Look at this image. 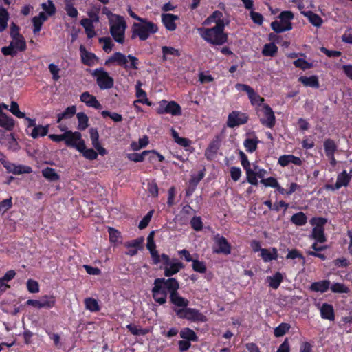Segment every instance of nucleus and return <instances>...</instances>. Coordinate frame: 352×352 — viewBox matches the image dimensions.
Masks as SVG:
<instances>
[{"mask_svg": "<svg viewBox=\"0 0 352 352\" xmlns=\"http://www.w3.org/2000/svg\"><path fill=\"white\" fill-rule=\"evenodd\" d=\"M168 282L170 300L176 307L175 309L186 308L189 305V301L187 298L181 296L177 292L179 288L178 281L174 278H170Z\"/></svg>", "mask_w": 352, "mask_h": 352, "instance_id": "39448f33", "label": "nucleus"}, {"mask_svg": "<svg viewBox=\"0 0 352 352\" xmlns=\"http://www.w3.org/2000/svg\"><path fill=\"white\" fill-rule=\"evenodd\" d=\"M290 326L287 323H281L274 329V333L276 337H280L285 335L289 329Z\"/></svg>", "mask_w": 352, "mask_h": 352, "instance_id": "052dcab7", "label": "nucleus"}, {"mask_svg": "<svg viewBox=\"0 0 352 352\" xmlns=\"http://www.w3.org/2000/svg\"><path fill=\"white\" fill-rule=\"evenodd\" d=\"M168 280H170V278L168 279L158 278L154 280L152 294L155 302L160 305L166 302L167 291L169 292Z\"/></svg>", "mask_w": 352, "mask_h": 352, "instance_id": "20e7f679", "label": "nucleus"}, {"mask_svg": "<svg viewBox=\"0 0 352 352\" xmlns=\"http://www.w3.org/2000/svg\"><path fill=\"white\" fill-rule=\"evenodd\" d=\"M72 0H65V10L67 15L72 18H76L78 14V12L76 8L71 3Z\"/></svg>", "mask_w": 352, "mask_h": 352, "instance_id": "6e6d98bb", "label": "nucleus"}, {"mask_svg": "<svg viewBox=\"0 0 352 352\" xmlns=\"http://www.w3.org/2000/svg\"><path fill=\"white\" fill-rule=\"evenodd\" d=\"M10 111L19 118H25V113L19 110V107L17 102L12 101L10 104Z\"/></svg>", "mask_w": 352, "mask_h": 352, "instance_id": "0e129e2a", "label": "nucleus"}, {"mask_svg": "<svg viewBox=\"0 0 352 352\" xmlns=\"http://www.w3.org/2000/svg\"><path fill=\"white\" fill-rule=\"evenodd\" d=\"M158 114L170 113L173 116L182 115V108L179 104L175 101L168 102L162 100L159 102V107L157 109Z\"/></svg>", "mask_w": 352, "mask_h": 352, "instance_id": "9b49d317", "label": "nucleus"}, {"mask_svg": "<svg viewBox=\"0 0 352 352\" xmlns=\"http://www.w3.org/2000/svg\"><path fill=\"white\" fill-rule=\"evenodd\" d=\"M241 165L245 170L246 175H249L251 173V165L248 160L247 156L243 151L239 153Z\"/></svg>", "mask_w": 352, "mask_h": 352, "instance_id": "e2e57ef3", "label": "nucleus"}, {"mask_svg": "<svg viewBox=\"0 0 352 352\" xmlns=\"http://www.w3.org/2000/svg\"><path fill=\"white\" fill-rule=\"evenodd\" d=\"M99 42L102 45V49L106 52H111L114 45L110 37H101L99 38Z\"/></svg>", "mask_w": 352, "mask_h": 352, "instance_id": "bf43d9fd", "label": "nucleus"}, {"mask_svg": "<svg viewBox=\"0 0 352 352\" xmlns=\"http://www.w3.org/2000/svg\"><path fill=\"white\" fill-rule=\"evenodd\" d=\"M109 32L113 40L123 44L125 41L126 23L124 19L117 14H111L109 17Z\"/></svg>", "mask_w": 352, "mask_h": 352, "instance_id": "f03ea898", "label": "nucleus"}, {"mask_svg": "<svg viewBox=\"0 0 352 352\" xmlns=\"http://www.w3.org/2000/svg\"><path fill=\"white\" fill-rule=\"evenodd\" d=\"M294 18L291 11H283L279 15V20L271 23L272 29L276 32H283L292 28L290 21Z\"/></svg>", "mask_w": 352, "mask_h": 352, "instance_id": "423d86ee", "label": "nucleus"}, {"mask_svg": "<svg viewBox=\"0 0 352 352\" xmlns=\"http://www.w3.org/2000/svg\"><path fill=\"white\" fill-rule=\"evenodd\" d=\"M253 168H251V173L249 175H246L248 182L252 185H257L258 179L257 178L264 179L267 174V171L263 169L259 168L257 165L253 164Z\"/></svg>", "mask_w": 352, "mask_h": 352, "instance_id": "f3484780", "label": "nucleus"}, {"mask_svg": "<svg viewBox=\"0 0 352 352\" xmlns=\"http://www.w3.org/2000/svg\"><path fill=\"white\" fill-rule=\"evenodd\" d=\"M256 113L260 118L261 122L268 128H272L275 124V116L272 108L266 104L257 107Z\"/></svg>", "mask_w": 352, "mask_h": 352, "instance_id": "1a4fd4ad", "label": "nucleus"}, {"mask_svg": "<svg viewBox=\"0 0 352 352\" xmlns=\"http://www.w3.org/2000/svg\"><path fill=\"white\" fill-rule=\"evenodd\" d=\"M294 65L296 67H299L302 69H307L313 67L312 63L306 61L302 58H298L294 62Z\"/></svg>", "mask_w": 352, "mask_h": 352, "instance_id": "69168bd1", "label": "nucleus"}, {"mask_svg": "<svg viewBox=\"0 0 352 352\" xmlns=\"http://www.w3.org/2000/svg\"><path fill=\"white\" fill-rule=\"evenodd\" d=\"M179 17L173 14H162V21L166 28L169 31H174L176 28L175 21L178 20Z\"/></svg>", "mask_w": 352, "mask_h": 352, "instance_id": "5701e85b", "label": "nucleus"}, {"mask_svg": "<svg viewBox=\"0 0 352 352\" xmlns=\"http://www.w3.org/2000/svg\"><path fill=\"white\" fill-rule=\"evenodd\" d=\"M330 287V281L328 280H323L318 282H314L310 285V290L316 292L324 293L327 292Z\"/></svg>", "mask_w": 352, "mask_h": 352, "instance_id": "7c9ffc66", "label": "nucleus"}, {"mask_svg": "<svg viewBox=\"0 0 352 352\" xmlns=\"http://www.w3.org/2000/svg\"><path fill=\"white\" fill-rule=\"evenodd\" d=\"M214 252L225 254H229L230 253V245L226 238L223 236H217L215 238V248H214Z\"/></svg>", "mask_w": 352, "mask_h": 352, "instance_id": "412c9836", "label": "nucleus"}, {"mask_svg": "<svg viewBox=\"0 0 352 352\" xmlns=\"http://www.w3.org/2000/svg\"><path fill=\"white\" fill-rule=\"evenodd\" d=\"M26 49V42L23 36L13 37L8 46L3 47L1 52L5 56H15L19 51Z\"/></svg>", "mask_w": 352, "mask_h": 352, "instance_id": "9d476101", "label": "nucleus"}, {"mask_svg": "<svg viewBox=\"0 0 352 352\" xmlns=\"http://www.w3.org/2000/svg\"><path fill=\"white\" fill-rule=\"evenodd\" d=\"M351 179V175H349L346 170H343L341 173L338 175L337 181L335 184V187L328 186V188L332 190H338L342 186H346Z\"/></svg>", "mask_w": 352, "mask_h": 352, "instance_id": "a878e982", "label": "nucleus"}, {"mask_svg": "<svg viewBox=\"0 0 352 352\" xmlns=\"http://www.w3.org/2000/svg\"><path fill=\"white\" fill-rule=\"evenodd\" d=\"M3 165L9 173H12L15 175L30 173L32 172V168L27 166L16 165L10 162L4 163Z\"/></svg>", "mask_w": 352, "mask_h": 352, "instance_id": "4be33fe9", "label": "nucleus"}, {"mask_svg": "<svg viewBox=\"0 0 352 352\" xmlns=\"http://www.w3.org/2000/svg\"><path fill=\"white\" fill-rule=\"evenodd\" d=\"M56 300L54 296H43L38 300L30 299L25 302L27 305L32 306L36 309H50L55 305Z\"/></svg>", "mask_w": 352, "mask_h": 352, "instance_id": "4468645a", "label": "nucleus"}, {"mask_svg": "<svg viewBox=\"0 0 352 352\" xmlns=\"http://www.w3.org/2000/svg\"><path fill=\"white\" fill-rule=\"evenodd\" d=\"M180 336L185 340L189 342H196L198 340V337L195 332L190 328H184L180 331Z\"/></svg>", "mask_w": 352, "mask_h": 352, "instance_id": "ea45409f", "label": "nucleus"}, {"mask_svg": "<svg viewBox=\"0 0 352 352\" xmlns=\"http://www.w3.org/2000/svg\"><path fill=\"white\" fill-rule=\"evenodd\" d=\"M291 221L298 226H301L306 224L307 218L305 213L300 212L294 214L291 217Z\"/></svg>", "mask_w": 352, "mask_h": 352, "instance_id": "c03bdc74", "label": "nucleus"}, {"mask_svg": "<svg viewBox=\"0 0 352 352\" xmlns=\"http://www.w3.org/2000/svg\"><path fill=\"white\" fill-rule=\"evenodd\" d=\"M278 164L282 166H288L289 164L300 166L302 160L300 157L293 155H284L278 158Z\"/></svg>", "mask_w": 352, "mask_h": 352, "instance_id": "393cba45", "label": "nucleus"}, {"mask_svg": "<svg viewBox=\"0 0 352 352\" xmlns=\"http://www.w3.org/2000/svg\"><path fill=\"white\" fill-rule=\"evenodd\" d=\"M93 21L89 19H83L80 21V25L85 28L88 38H93L96 36Z\"/></svg>", "mask_w": 352, "mask_h": 352, "instance_id": "f704fd0d", "label": "nucleus"}, {"mask_svg": "<svg viewBox=\"0 0 352 352\" xmlns=\"http://www.w3.org/2000/svg\"><path fill=\"white\" fill-rule=\"evenodd\" d=\"M9 14L6 9L0 7V32L4 31L8 26Z\"/></svg>", "mask_w": 352, "mask_h": 352, "instance_id": "37998d69", "label": "nucleus"}, {"mask_svg": "<svg viewBox=\"0 0 352 352\" xmlns=\"http://www.w3.org/2000/svg\"><path fill=\"white\" fill-rule=\"evenodd\" d=\"M331 289L335 293H347L349 289L342 283H336L331 286Z\"/></svg>", "mask_w": 352, "mask_h": 352, "instance_id": "338daca9", "label": "nucleus"}, {"mask_svg": "<svg viewBox=\"0 0 352 352\" xmlns=\"http://www.w3.org/2000/svg\"><path fill=\"white\" fill-rule=\"evenodd\" d=\"M47 20V16L44 12H40L38 15L32 18V23L34 26L33 32L34 34L41 31L43 23Z\"/></svg>", "mask_w": 352, "mask_h": 352, "instance_id": "c756f323", "label": "nucleus"}, {"mask_svg": "<svg viewBox=\"0 0 352 352\" xmlns=\"http://www.w3.org/2000/svg\"><path fill=\"white\" fill-rule=\"evenodd\" d=\"M171 134L177 144L184 148L190 146V141L187 138L179 137L178 133L174 129H171Z\"/></svg>", "mask_w": 352, "mask_h": 352, "instance_id": "79ce46f5", "label": "nucleus"}, {"mask_svg": "<svg viewBox=\"0 0 352 352\" xmlns=\"http://www.w3.org/2000/svg\"><path fill=\"white\" fill-rule=\"evenodd\" d=\"M85 307L91 311H96L100 309L98 301L92 298H87L85 300Z\"/></svg>", "mask_w": 352, "mask_h": 352, "instance_id": "13d9d810", "label": "nucleus"}, {"mask_svg": "<svg viewBox=\"0 0 352 352\" xmlns=\"http://www.w3.org/2000/svg\"><path fill=\"white\" fill-rule=\"evenodd\" d=\"M277 50V46L273 43H270L264 45L262 54L265 56H274L276 54Z\"/></svg>", "mask_w": 352, "mask_h": 352, "instance_id": "49530a36", "label": "nucleus"}, {"mask_svg": "<svg viewBox=\"0 0 352 352\" xmlns=\"http://www.w3.org/2000/svg\"><path fill=\"white\" fill-rule=\"evenodd\" d=\"M258 140L257 138H248L244 141V146L248 152L252 153L256 148Z\"/></svg>", "mask_w": 352, "mask_h": 352, "instance_id": "3c124183", "label": "nucleus"}, {"mask_svg": "<svg viewBox=\"0 0 352 352\" xmlns=\"http://www.w3.org/2000/svg\"><path fill=\"white\" fill-rule=\"evenodd\" d=\"M79 50L82 63L89 66L94 65L97 61L95 54L89 52L83 45H80Z\"/></svg>", "mask_w": 352, "mask_h": 352, "instance_id": "b1692460", "label": "nucleus"}, {"mask_svg": "<svg viewBox=\"0 0 352 352\" xmlns=\"http://www.w3.org/2000/svg\"><path fill=\"white\" fill-rule=\"evenodd\" d=\"M261 256L265 262L276 260L278 257L277 250L276 248H272V250L261 249Z\"/></svg>", "mask_w": 352, "mask_h": 352, "instance_id": "72a5a7b5", "label": "nucleus"}, {"mask_svg": "<svg viewBox=\"0 0 352 352\" xmlns=\"http://www.w3.org/2000/svg\"><path fill=\"white\" fill-rule=\"evenodd\" d=\"M80 100L89 107H92L96 109H101L102 108L96 98L90 94L88 91L83 92L80 96Z\"/></svg>", "mask_w": 352, "mask_h": 352, "instance_id": "aec40b11", "label": "nucleus"}, {"mask_svg": "<svg viewBox=\"0 0 352 352\" xmlns=\"http://www.w3.org/2000/svg\"><path fill=\"white\" fill-rule=\"evenodd\" d=\"M162 51L163 53V59L167 60L169 58L170 56H179L180 52L179 50L175 49L172 47H168V46H163L162 47Z\"/></svg>", "mask_w": 352, "mask_h": 352, "instance_id": "a18cd8bd", "label": "nucleus"}, {"mask_svg": "<svg viewBox=\"0 0 352 352\" xmlns=\"http://www.w3.org/2000/svg\"><path fill=\"white\" fill-rule=\"evenodd\" d=\"M76 113V107L75 105L67 107L63 112L57 115V122L60 123L63 120L71 118Z\"/></svg>", "mask_w": 352, "mask_h": 352, "instance_id": "e433bc0d", "label": "nucleus"}, {"mask_svg": "<svg viewBox=\"0 0 352 352\" xmlns=\"http://www.w3.org/2000/svg\"><path fill=\"white\" fill-rule=\"evenodd\" d=\"M225 27L198 28V33L203 40L210 45H222L228 42V36L224 31Z\"/></svg>", "mask_w": 352, "mask_h": 352, "instance_id": "f257e3e1", "label": "nucleus"}, {"mask_svg": "<svg viewBox=\"0 0 352 352\" xmlns=\"http://www.w3.org/2000/svg\"><path fill=\"white\" fill-rule=\"evenodd\" d=\"M220 146V140L217 138L214 140L205 151V156L208 160H212L217 154Z\"/></svg>", "mask_w": 352, "mask_h": 352, "instance_id": "c85d7f7f", "label": "nucleus"}, {"mask_svg": "<svg viewBox=\"0 0 352 352\" xmlns=\"http://www.w3.org/2000/svg\"><path fill=\"white\" fill-rule=\"evenodd\" d=\"M124 58H125V55L124 54L121 52H116L106 60L105 65H112L117 64L118 65L121 66Z\"/></svg>", "mask_w": 352, "mask_h": 352, "instance_id": "4c0bfd02", "label": "nucleus"}, {"mask_svg": "<svg viewBox=\"0 0 352 352\" xmlns=\"http://www.w3.org/2000/svg\"><path fill=\"white\" fill-rule=\"evenodd\" d=\"M48 132V126L36 125L32 128L30 135L34 138H38L39 137H43L47 135Z\"/></svg>", "mask_w": 352, "mask_h": 352, "instance_id": "58836bf2", "label": "nucleus"}, {"mask_svg": "<svg viewBox=\"0 0 352 352\" xmlns=\"http://www.w3.org/2000/svg\"><path fill=\"white\" fill-rule=\"evenodd\" d=\"M41 6L43 10V12L47 14V18L54 15L56 12L55 5L52 0H47L46 2L42 3Z\"/></svg>", "mask_w": 352, "mask_h": 352, "instance_id": "a19ab883", "label": "nucleus"}, {"mask_svg": "<svg viewBox=\"0 0 352 352\" xmlns=\"http://www.w3.org/2000/svg\"><path fill=\"white\" fill-rule=\"evenodd\" d=\"M14 126V120L3 111H0V126L7 131H12Z\"/></svg>", "mask_w": 352, "mask_h": 352, "instance_id": "2f4dec72", "label": "nucleus"}, {"mask_svg": "<svg viewBox=\"0 0 352 352\" xmlns=\"http://www.w3.org/2000/svg\"><path fill=\"white\" fill-rule=\"evenodd\" d=\"M0 143L9 149L16 151L19 148L18 142L12 133H6L0 129Z\"/></svg>", "mask_w": 352, "mask_h": 352, "instance_id": "dca6fc26", "label": "nucleus"}, {"mask_svg": "<svg viewBox=\"0 0 352 352\" xmlns=\"http://www.w3.org/2000/svg\"><path fill=\"white\" fill-rule=\"evenodd\" d=\"M320 311L321 317L323 319H327L331 321L334 320V309L332 305L327 303H324L320 306Z\"/></svg>", "mask_w": 352, "mask_h": 352, "instance_id": "bb28decb", "label": "nucleus"}, {"mask_svg": "<svg viewBox=\"0 0 352 352\" xmlns=\"http://www.w3.org/2000/svg\"><path fill=\"white\" fill-rule=\"evenodd\" d=\"M83 148L82 150H78L79 152L82 153L83 156L89 160H96L98 157V153L92 148H87L85 142H83Z\"/></svg>", "mask_w": 352, "mask_h": 352, "instance_id": "de8ad7c7", "label": "nucleus"}, {"mask_svg": "<svg viewBox=\"0 0 352 352\" xmlns=\"http://www.w3.org/2000/svg\"><path fill=\"white\" fill-rule=\"evenodd\" d=\"M248 120V116L242 112L234 111L228 118L227 125L230 128L245 124Z\"/></svg>", "mask_w": 352, "mask_h": 352, "instance_id": "2eb2a0df", "label": "nucleus"}, {"mask_svg": "<svg viewBox=\"0 0 352 352\" xmlns=\"http://www.w3.org/2000/svg\"><path fill=\"white\" fill-rule=\"evenodd\" d=\"M287 259H296L298 258L301 261V263L304 265L305 264V257L300 253V252L296 249L289 251L286 256Z\"/></svg>", "mask_w": 352, "mask_h": 352, "instance_id": "680f3d73", "label": "nucleus"}, {"mask_svg": "<svg viewBox=\"0 0 352 352\" xmlns=\"http://www.w3.org/2000/svg\"><path fill=\"white\" fill-rule=\"evenodd\" d=\"M324 147L327 156L334 155V153L337 149V146L334 141L329 139L324 141Z\"/></svg>", "mask_w": 352, "mask_h": 352, "instance_id": "603ef678", "label": "nucleus"}, {"mask_svg": "<svg viewBox=\"0 0 352 352\" xmlns=\"http://www.w3.org/2000/svg\"><path fill=\"white\" fill-rule=\"evenodd\" d=\"M138 59L133 55H125V58L123 59L122 67L126 69H137L138 67Z\"/></svg>", "mask_w": 352, "mask_h": 352, "instance_id": "473e14b6", "label": "nucleus"}, {"mask_svg": "<svg viewBox=\"0 0 352 352\" xmlns=\"http://www.w3.org/2000/svg\"><path fill=\"white\" fill-rule=\"evenodd\" d=\"M305 15L308 18L309 22L316 27H320L322 23V19L318 14L308 12L305 13Z\"/></svg>", "mask_w": 352, "mask_h": 352, "instance_id": "09e8293b", "label": "nucleus"}, {"mask_svg": "<svg viewBox=\"0 0 352 352\" xmlns=\"http://www.w3.org/2000/svg\"><path fill=\"white\" fill-rule=\"evenodd\" d=\"M42 174L44 177L51 181H56L59 179V176L56 173L55 170L52 168H46L42 170Z\"/></svg>", "mask_w": 352, "mask_h": 352, "instance_id": "5fc2aeb1", "label": "nucleus"}, {"mask_svg": "<svg viewBox=\"0 0 352 352\" xmlns=\"http://www.w3.org/2000/svg\"><path fill=\"white\" fill-rule=\"evenodd\" d=\"M27 288L30 293H38L39 292V285L37 281L29 279L27 281Z\"/></svg>", "mask_w": 352, "mask_h": 352, "instance_id": "774afa93", "label": "nucleus"}, {"mask_svg": "<svg viewBox=\"0 0 352 352\" xmlns=\"http://www.w3.org/2000/svg\"><path fill=\"white\" fill-rule=\"evenodd\" d=\"M176 315L179 318L186 319L192 322H206V317L199 310L194 308L174 309Z\"/></svg>", "mask_w": 352, "mask_h": 352, "instance_id": "0eeeda50", "label": "nucleus"}, {"mask_svg": "<svg viewBox=\"0 0 352 352\" xmlns=\"http://www.w3.org/2000/svg\"><path fill=\"white\" fill-rule=\"evenodd\" d=\"M327 223V219L324 218H313L310 220L311 225L314 227L310 238L316 240L318 243H324L326 237L324 236V226Z\"/></svg>", "mask_w": 352, "mask_h": 352, "instance_id": "6e6552de", "label": "nucleus"}, {"mask_svg": "<svg viewBox=\"0 0 352 352\" xmlns=\"http://www.w3.org/2000/svg\"><path fill=\"white\" fill-rule=\"evenodd\" d=\"M283 280V274L277 272L274 275L267 276L266 282L268 283L269 287L274 289H277Z\"/></svg>", "mask_w": 352, "mask_h": 352, "instance_id": "cd10ccee", "label": "nucleus"}, {"mask_svg": "<svg viewBox=\"0 0 352 352\" xmlns=\"http://www.w3.org/2000/svg\"><path fill=\"white\" fill-rule=\"evenodd\" d=\"M141 23H135L133 25V36H138L141 41L146 40L152 34L158 31L156 24L146 19H143Z\"/></svg>", "mask_w": 352, "mask_h": 352, "instance_id": "7ed1b4c3", "label": "nucleus"}, {"mask_svg": "<svg viewBox=\"0 0 352 352\" xmlns=\"http://www.w3.org/2000/svg\"><path fill=\"white\" fill-rule=\"evenodd\" d=\"M93 76L96 78V82L101 89H110L113 86L114 80L113 78L103 69H95Z\"/></svg>", "mask_w": 352, "mask_h": 352, "instance_id": "f8f14e48", "label": "nucleus"}, {"mask_svg": "<svg viewBox=\"0 0 352 352\" xmlns=\"http://www.w3.org/2000/svg\"><path fill=\"white\" fill-rule=\"evenodd\" d=\"M150 153V151H144L141 153H130L127 155V158L135 162H143L144 160V156L148 155Z\"/></svg>", "mask_w": 352, "mask_h": 352, "instance_id": "4d7b16f0", "label": "nucleus"}, {"mask_svg": "<svg viewBox=\"0 0 352 352\" xmlns=\"http://www.w3.org/2000/svg\"><path fill=\"white\" fill-rule=\"evenodd\" d=\"M298 80L306 87L318 88L319 87L318 78L316 76H300Z\"/></svg>", "mask_w": 352, "mask_h": 352, "instance_id": "c9c22d12", "label": "nucleus"}, {"mask_svg": "<svg viewBox=\"0 0 352 352\" xmlns=\"http://www.w3.org/2000/svg\"><path fill=\"white\" fill-rule=\"evenodd\" d=\"M76 117L78 121V129L83 131L88 126V117L82 112L78 113Z\"/></svg>", "mask_w": 352, "mask_h": 352, "instance_id": "864d4df0", "label": "nucleus"}, {"mask_svg": "<svg viewBox=\"0 0 352 352\" xmlns=\"http://www.w3.org/2000/svg\"><path fill=\"white\" fill-rule=\"evenodd\" d=\"M248 95L252 105H257V107H259V105L263 104L262 103L264 101V98L256 93L254 89H252Z\"/></svg>", "mask_w": 352, "mask_h": 352, "instance_id": "8fccbe9b", "label": "nucleus"}, {"mask_svg": "<svg viewBox=\"0 0 352 352\" xmlns=\"http://www.w3.org/2000/svg\"><path fill=\"white\" fill-rule=\"evenodd\" d=\"M65 144L69 147L76 148V150H82L83 148V142L82 135L80 132L68 131L65 132Z\"/></svg>", "mask_w": 352, "mask_h": 352, "instance_id": "ddd939ff", "label": "nucleus"}, {"mask_svg": "<svg viewBox=\"0 0 352 352\" xmlns=\"http://www.w3.org/2000/svg\"><path fill=\"white\" fill-rule=\"evenodd\" d=\"M184 267V265L176 259L170 260L168 263L163 267L164 274L167 277L177 274Z\"/></svg>", "mask_w": 352, "mask_h": 352, "instance_id": "6ab92c4d", "label": "nucleus"}, {"mask_svg": "<svg viewBox=\"0 0 352 352\" xmlns=\"http://www.w3.org/2000/svg\"><path fill=\"white\" fill-rule=\"evenodd\" d=\"M212 23H214V26L225 27L226 23L223 19V13L219 10L214 11L211 15L207 17L203 22L205 26H209Z\"/></svg>", "mask_w": 352, "mask_h": 352, "instance_id": "a211bd4d", "label": "nucleus"}]
</instances>
